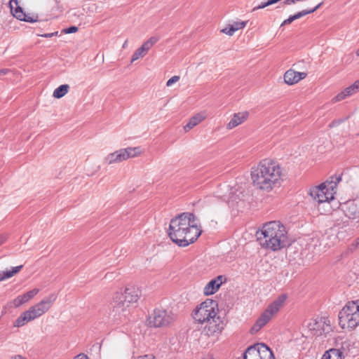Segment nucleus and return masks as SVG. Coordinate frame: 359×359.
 <instances>
[{"instance_id": "473e14b6", "label": "nucleus", "mask_w": 359, "mask_h": 359, "mask_svg": "<svg viewBox=\"0 0 359 359\" xmlns=\"http://www.w3.org/2000/svg\"><path fill=\"white\" fill-rule=\"evenodd\" d=\"M78 31V27H76V26H71L68 28H66L63 30V32L65 33V34H72V33H75Z\"/></svg>"}, {"instance_id": "2eb2a0df", "label": "nucleus", "mask_w": 359, "mask_h": 359, "mask_svg": "<svg viewBox=\"0 0 359 359\" xmlns=\"http://www.w3.org/2000/svg\"><path fill=\"white\" fill-rule=\"evenodd\" d=\"M9 5L11 13L17 19L28 22H33L36 21V20H34L32 18L27 16L23 12L22 8L18 4V0H10Z\"/></svg>"}, {"instance_id": "ea45409f", "label": "nucleus", "mask_w": 359, "mask_h": 359, "mask_svg": "<svg viewBox=\"0 0 359 359\" xmlns=\"http://www.w3.org/2000/svg\"><path fill=\"white\" fill-rule=\"evenodd\" d=\"M296 2H297V0H285L284 1V4H287V5H291V4H295Z\"/></svg>"}, {"instance_id": "c756f323", "label": "nucleus", "mask_w": 359, "mask_h": 359, "mask_svg": "<svg viewBox=\"0 0 359 359\" xmlns=\"http://www.w3.org/2000/svg\"><path fill=\"white\" fill-rule=\"evenodd\" d=\"M323 4V2H320V4H318L316 6H315L312 9H305V10H302L299 12H297V13L294 14V17L295 18L296 20H297V19H299L308 14L313 13L316 11H317L318 8H320Z\"/></svg>"}, {"instance_id": "b1692460", "label": "nucleus", "mask_w": 359, "mask_h": 359, "mask_svg": "<svg viewBox=\"0 0 359 359\" xmlns=\"http://www.w3.org/2000/svg\"><path fill=\"white\" fill-rule=\"evenodd\" d=\"M260 359H274L272 351L264 344H257Z\"/></svg>"}, {"instance_id": "f3484780", "label": "nucleus", "mask_w": 359, "mask_h": 359, "mask_svg": "<svg viewBox=\"0 0 359 359\" xmlns=\"http://www.w3.org/2000/svg\"><path fill=\"white\" fill-rule=\"evenodd\" d=\"M307 74L306 72H296L293 69H289L284 74V81L288 85H294L301 80L306 78Z\"/></svg>"}, {"instance_id": "37998d69", "label": "nucleus", "mask_w": 359, "mask_h": 359, "mask_svg": "<svg viewBox=\"0 0 359 359\" xmlns=\"http://www.w3.org/2000/svg\"><path fill=\"white\" fill-rule=\"evenodd\" d=\"M127 45H128V40H126L123 44V46H122L123 48H126L127 47Z\"/></svg>"}, {"instance_id": "c9c22d12", "label": "nucleus", "mask_w": 359, "mask_h": 359, "mask_svg": "<svg viewBox=\"0 0 359 359\" xmlns=\"http://www.w3.org/2000/svg\"><path fill=\"white\" fill-rule=\"evenodd\" d=\"M56 35H57V32L44 34L42 35V36L45 37V38H50V37H52L53 36H56Z\"/></svg>"}, {"instance_id": "4c0bfd02", "label": "nucleus", "mask_w": 359, "mask_h": 359, "mask_svg": "<svg viewBox=\"0 0 359 359\" xmlns=\"http://www.w3.org/2000/svg\"><path fill=\"white\" fill-rule=\"evenodd\" d=\"M138 359H155V358L151 355H145L139 357Z\"/></svg>"}, {"instance_id": "bb28decb", "label": "nucleus", "mask_w": 359, "mask_h": 359, "mask_svg": "<svg viewBox=\"0 0 359 359\" xmlns=\"http://www.w3.org/2000/svg\"><path fill=\"white\" fill-rule=\"evenodd\" d=\"M22 267L23 266L20 265L15 267H13L11 270L0 271V281L13 277L14 275L18 273Z\"/></svg>"}, {"instance_id": "79ce46f5", "label": "nucleus", "mask_w": 359, "mask_h": 359, "mask_svg": "<svg viewBox=\"0 0 359 359\" xmlns=\"http://www.w3.org/2000/svg\"><path fill=\"white\" fill-rule=\"evenodd\" d=\"M8 72V70L6 69H4L0 71L1 74H6Z\"/></svg>"}, {"instance_id": "4468645a", "label": "nucleus", "mask_w": 359, "mask_h": 359, "mask_svg": "<svg viewBox=\"0 0 359 359\" xmlns=\"http://www.w3.org/2000/svg\"><path fill=\"white\" fill-rule=\"evenodd\" d=\"M359 92V79L355 81L352 85L346 88L344 90L339 93L336 96L332 99V103H336L344 100V99L350 97Z\"/></svg>"}, {"instance_id": "39448f33", "label": "nucleus", "mask_w": 359, "mask_h": 359, "mask_svg": "<svg viewBox=\"0 0 359 359\" xmlns=\"http://www.w3.org/2000/svg\"><path fill=\"white\" fill-rule=\"evenodd\" d=\"M140 292L135 286H127L124 291L120 289L113 294L110 304L114 312L118 315L126 316L129 313L130 306L136 304L140 298Z\"/></svg>"}, {"instance_id": "6e6552de", "label": "nucleus", "mask_w": 359, "mask_h": 359, "mask_svg": "<svg viewBox=\"0 0 359 359\" xmlns=\"http://www.w3.org/2000/svg\"><path fill=\"white\" fill-rule=\"evenodd\" d=\"M142 154V150L140 147L121 149L115 151L114 152L109 154L104 158V163L107 165H111L119 163L122 161H126L128 158H134L140 156Z\"/></svg>"}, {"instance_id": "4be33fe9", "label": "nucleus", "mask_w": 359, "mask_h": 359, "mask_svg": "<svg viewBox=\"0 0 359 359\" xmlns=\"http://www.w3.org/2000/svg\"><path fill=\"white\" fill-rule=\"evenodd\" d=\"M206 118L205 112H201L195 114L189 120L187 125L184 126V128L185 131H189L192 129L194 126L200 123Z\"/></svg>"}, {"instance_id": "393cba45", "label": "nucleus", "mask_w": 359, "mask_h": 359, "mask_svg": "<svg viewBox=\"0 0 359 359\" xmlns=\"http://www.w3.org/2000/svg\"><path fill=\"white\" fill-rule=\"evenodd\" d=\"M321 359H344V355L340 349L330 348L324 353Z\"/></svg>"}, {"instance_id": "a19ab883", "label": "nucleus", "mask_w": 359, "mask_h": 359, "mask_svg": "<svg viewBox=\"0 0 359 359\" xmlns=\"http://www.w3.org/2000/svg\"><path fill=\"white\" fill-rule=\"evenodd\" d=\"M11 359H26L21 355H15L14 356H12Z\"/></svg>"}, {"instance_id": "a878e982", "label": "nucleus", "mask_w": 359, "mask_h": 359, "mask_svg": "<svg viewBox=\"0 0 359 359\" xmlns=\"http://www.w3.org/2000/svg\"><path fill=\"white\" fill-rule=\"evenodd\" d=\"M244 359H260L257 344L247 348L244 354Z\"/></svg>"}, {"instance_id": "a18cd8bd", "label": "nucleus", "mask_w": 359, "mask_h": 359, "mask_svg": "<svg viewBox=\"0 0 359 359\" xmlns=\"http://www.w3.org/2000/svg\"><path fill=\"white\" fill-rule=\"evenodd\" d=\"M357 243H358V245H359V238L357 240Z\"/></svg>"}, {"instance_id": "f704fd0d", "label": "nucleus", "mask_w": 359, "mask_h": 359, "mask_svg": "<svg viewBox=\"0 0 359 359\" xmlns=\"http://www.w3.org/2000/svg\"><path fill=\"white\" fill-rule=\"evenodd\" d=\"M342 122V120L341 119H339V120H334L332 121L330 124V128H332V127H334V126H338L339 124H340Z\"/></svg>"}, {"instance_id": "9b49d317", "label": "nucleus", "mask_w": 359, "mask_h": 359, "mask_svg": "<svg viewBox=\"0 0 359 359\" xmlns=\"http://www.w3.org/2000/svg\"><path fill=\"white\" fill-rule=\"evenodd\" d=\"M159 40L160 37L158 36H153L144 41L143 44L140 48H138L132 55L131 63L138 60L139 58L145 56L148 51L152 48V46Z\"/></svg>"}, {"instance_id": "a211bd4d", "label": "nucleus", "mask_w": 359, "mask_h": 359, "mask_svg": "<svg viewBox=\"0 0 359 359\" xmlns=\"http://www.w3.org/2000/svg\"><path fill=\"white\" fill-rule=\"evenodd\" d=\"M223 276H219L211 280L203 288V294L206 296L215 294L222 283Z\"/></svg>"}, {"instance_id": "7c9ffc66", "label": "nucleus", "mask_w": 359, "mask_h": 359, "mask_svg": "<svg viewBox=\"0 0 359 359\" xmlns=\"http://www.w3.org/2000/svg\"><path fill=\"white\" fill-rule=\"evenodd\" d=\"M39 292V290L37 288H34L32 290H29V292L25 293V296L27 299L28 301L32 299L34 296H36Z\"/></svg>"}, {"instance_id": "e433bc0d", "label": "nucleus", "mask_w": 359, "mask_h": 359, "mask_svg": "<svg viewBox=\"0 0 359 359\" xmlns=\"http://www.w3.org/2000/svg\"><path fill=\"white\" fill-rule=\"evenodd\" d=\"M7 240V236L4 234L0 235V246Z\"/></svg>"}, {"instance_id": "ddd939ff", "label": "nucleus", "mask_w": 359, "mask_h": 359, "mask_svg": "<svg viewBox=\"0 0 359 359\" xmlns=\"http://www.w3.org/2000/svg\"><path fill=\"white\" fill-rule=\"evenodd\" d=\"M286 299V294L280 295L267 306L264 312L271 319L284 306Z\"/></svg>"}, {"instance_id": "f8f14e48", "label": "nucleus", "mask_w": 359, "mask_h": 359, "mask_svg": "<svg viewBox=\"0 0 359 359\" xmlns=\"http://www.w3.org/2000/svg\"><path fill=\"white\" fill-rule=\"evenodd\" d=\"M41 314L37 311L34 306H31L29 310L23 312L15 321V327H22L27 323L39 318Z\"/></svg>"}, {"instance_id": "f03ea898", "label": "nucleus", "mask_w": 359, "mask_h": 359, "mask_svg": "<svg viewBox=\"0 0 359 359\" xmlns=\"http://www.w3.org/2000/svg\"><path fill=\"white\" fill-rule=\"evenodd\" d=\"M250 175L253 185L257 189L266 192L279 187L283 181L281 167L269 158L263 159L253 166Z\"/></svg>"}, {"instance_id": "72a5a7b5", "label": "nucleus", "mask_w": 359, "mask_h": 359, "mask_svg": "<svg viewBox=\"0 0 359 359\" xmlns=\"http://www.w3.org/2000/svg\"><path fill=\"white\" fill-rule=\"evenodd\" d=\"M296 19L294 17V15H290L287 19L285 20L280 25V27L285 26L286 25H289L294 21Z\"/></svg>"}, {"instance_id": "c85d7f7f", "label": "nucleus", "mask_w": 359, "mask_h": 359, "mask_svg": "<svg viewBox=\"0 0 359 359\" xmlns=\"http://www.w3.org/2000/svg\"><path fill=\"white\" fill-rule=\"evenodd\" d=\"M69 86L68 84H63L55 89L53 96L55 98H61L64 97L69 91Z\"/></svg>"}, {"instance_id": "0eeeda50", "label": "nucleus", "mask_w": 359, "mask_h": 359, "mask_svg": "<svg viewBox=\"0 0 359 359\" xmlns=\"http://www.w3.org/2000/svg\"><path fill=\"white\" fill-rule=\"evenodd\" d=\"M339 325L351 329L359 325V299L348 302L339 313Z\"/></svg>"}, {"instance_id": "6ab92c4d", "label": "nucleus", "mask_w": 359, "mask_h": 359, "mask_svg": "<svg viewBox=\"0 0 359 359\" xmlns=\"http://www.w3.org/2000/svg\"><path fill=\"white\" fill-rule=\"evenodd\" d=\"M249 116V112L245 111L233 114L232 118L227 124L228 129H232L245 122Z\"/></svg>"}, {"instance_id": "aec40b11", "label": "nucleus", "mask_w": 359, "mask_h": 359, "mask_svg": "<svg viewBox=\"0 0 359 359\" xmlns=\"http://www.w3.org/2000/svg\"><path fill=\"white\" fill-rule=\"evenodd\" d=\"M324 322L322 319L311 320L308 325V328L314 336H320L324 332Z\"/></svg>"}, {"instance_id": "cd10ccee", "label": "nucleus", "mask_w": 359, "mask_h": 359, "mask_svg": "<svg viewBox=\"0 0 359 359\" xmlns=\"http://www.w3.org/2000/svg\"><path fill=\"white\" fill-rule=\"evenodd\" d=\"M29 301L25 296V294L19 295L16 298H15L13 301L8 302L7 304V306L8 308H18L20 307L21 305L28 302Z\"/></svg>"}, {"instance_id": "f257e3e1", "label": "nucleus", "mask_w": 359, "mask_h": 359, "mask_svg": "<svg viewBox=\"0 0 359 359\" xmlns=\"http://www.w3.org/2000/svg\"><path fill=\"white\" fill-rule=\"evenodd\" d=\"M202 229L198 219L191 212H183L172 219L168 235L180 247H187L201 236Z\"/></svg>"}, {"instance_id": "9d476101", "label": "nucleus", "mask_w": 359, "mask_h": 359, "mask_svg": "<svg viewBox=\"0 0 359 359\" xmlns=\"http://www.w3.org/2000/svg\"><path fill=\"white\" fill-rule=\"evenodd\" d=\"M340 208L348 219H359V199L347 201L340 205Z\"/></svg>"}, {"instance_id": "58836bf2", "label": "nucleus", "mask_w": 359, "mask_h": 359, "mask_svg": "<svg viewBox=\"0 0 359 359\" xmlns=\"http://www.w3.org/2000/svg\"><path fill=\"white\" fill-rule=\"evenodd\" d=\"M74 359H88L87 355L83 353L79 354L77 356L74 358Z\"/></svg>"}, {"instance_id": "2f4dec72", "label": "nucleus", "mask_w": 359, "mask_h": 359, "mask_svg": "<svg viewBox=\"0 0 359 359\" xmlns=\"http://www.w3.org/2000/svg\"><path fill=\"white\" fill-rule=\"evenodd\" d=\"M180 77L179 76H173L170 79L168 80L166 83L167 86H170L173 83L177 82L180 80Z\"/></svg>"}, {"instance_id": "20e7f679", "label": "nucleus", "mask_w": 359, "mask_h": 359, "mask_svg": "<svg viewBox=\"0 0 359 359\" xmlns=\"http://www.w3.org/2000/svg\"><path fill=\"white\" fill-rule=\"evenodd\" d=\"M257 239L263 248L273 252L280 250L289 245L286 228L279 221L264 224Z\"/></svg>"}, {"instance_id": "5701e85b", "label": "nucleus", "mask_w": 359, "mask_h": 359, "mask_svg": "<svg viewBox=\"0 0 359 359\" xmlns=\"http://www.w3.org/2000/svg\"><path fill=\"white\" fill-rule=\"evenodd\" d=\"M270 320L271 318L264 312H263L252 327L250 332L252 334L257 332Z\"/></svg>"}, {"instance_id": "1a4fd4ad", "label": "nucleus", "mask_w": 359, "mask_h": 359, "mask_svg": "<svg viewBox=\"0 0 359 359\" xmlns=\"http://www.w3.org/2000/svg\"><path fill=\"white\" fill-rule=\"evenodd\" d=\"M175 320V316L170 311L156 309L149 320V324L155 327L167 326Z\"/></svg>"}, {"instance_id": "412c9836", "label": "nucleus", "mask_w": 359, "mask_h": 359, "mask_svg": "<svg viewBox=\"0 0 359 359\" xmlns=\"http://www.w3.org/2000/svg\"><path fill=\"white\" fill-rule=\"evenodd\" d=\"M247 25V21H236L233 24L229 25L222 29V32L229 36H233V34L239 30L243 29Z\"/></svg>"}, {"instance_id": "dca6fc26", "label": "nucleus", "mask_w": 359, "mask_h": 359, "mask_svg": "<svg viewBox=\"0 0 359 359\" xmlns=\"http://www.w3.org/2000/svg\"><path fill=\"white\" fill-rule=\"evenodd\" d=\"M56 299L57 296L55 294H50L35 304L34 306L41 316H42L51 308Z\"/></svg>"}, {"instance_id": "423d86ee", "label": "nucleus", "mask_w": 359, "mask_h": 359, "mask_svg": "<svg viewBox=\"0 0 359 359\" xmlns=\"http://www.w3.org/2000/svg\"><path fill=\"white\" fill-rule=\"evenodd\" d=\"M341 176H332L330 181H326L318 186L311 188L309 194L318 203L329 202L334 199Z\"/></svg>"}, {"instance_id": "c03bdc74", "label": "nucleus", "mask_w": 359, "mask_h": 359, "mask_svg": "<svg viewBox=\"0 0 359 359\" xmlns=\"http://www.w3.org/2000/svg\"><path fill=\"white\" fill-rule=\"evenodd\" d=\"M356 55H357V56H359V48L356 51Z\"/></svg>"}, {"instance_id": "7ed1b4c3", "label": "nucleus", "mask_w": 359, "mask_h": 359, "mask_svg": "<svg viewBox=\"0 0 359 359\" xmlns=\"http://www.w3.org/2000/svg\"><path fill=\"white\" fill-rule=\"evenodd\" d=\"M218 313L217 302L207 299L195 308L192 316L195 322L205 325L203 332L210 337L221 332L223 330V321Z\"/></svg>"}]
</instances>
